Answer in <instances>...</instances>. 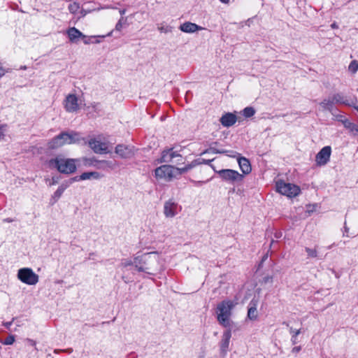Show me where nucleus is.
<instances>
[{"label":"nucleus","instance_id":"1","mask_svg":"<svg viewBox=\"0 0 358 358\" xmlns=\"http://www.w3.org/2000/svg\"><path fill=\"white\" fill-rule=\"evenodd\" d=\"M134 266L140 272L155 275L164 270V260L158 252H152L135 257Z\"/></svg>","mask_w":358,"mask_h":358},{"label":"nucleus","instance_id":"2","mask_svg":"<svg viewBox=\"0 0 358 358\" xmlns=\"http://www.w3.org/2000/svg\"><path fill=\"white\" fill-rule=\"evenodd\" d=\"M236 304V303L231 300H224L217 304L215 313L217 320L221 326L225 328L230 327L232 322L231 320L232 310Z\"/></svg>","mask_w":358,"mask_h":358},{"label":"nucleus","instance_id":"3","mask_svg":"<svg viewBox=\"0 0 358 358\" xmlns=\"http://www.w3.org/2000/svg\"><path fill=\"white\" fill-rule=\"evenodd\" d=\"M76 159L65 158L59 155L50 159L48 164L50 168L56 169L61 173L71 174L76 171Z\"/></svg>","mask_w":358,"mask_h":358},{"label":"nucleus","instance_id":"4","mask_svg":"<svg viewBox=\"0 0 358 358\" xmlns=\"http://www.w3.org/2000/svg\"><path fill=\"white\" fill-rule=\"evenodd\" d=\"M176 172V167L165 164L155 169V176L157 180L171 182L178 176Z\"/></svg>","mask_w":358,"mask_h":358},{"label":"nucleus","instance_id":"5","mask_svg":"<svg viewBox=\"0 0 358 358\" xmlns=\"http://www.w3.org/2000/svg\"><path fill=\"white\" fill-rule=\"evenodd\" d=\"M275 186L279 193L290 198L296 196L301 192L299 186L289 182H285L283 180L277 181Z\"/></svg>","mask_w":358,"mask_h":358},{"label":"nucleus","instance_id":"6","mask_svg":"<svg viewBox=\"0 0 358 358\" xmlns=\"http://www.w3.org/2000/svg\"><path fill=\"white\" fill-rule=\"evenodd\" d=\"M217 173L222 180L231 184L240 182L244 178L243 174H241L233 169H222L217 171Z\"/></svg>","mask_w":358,"mask_h":358},{"label":"nucleus","instance_id":"7","mask_svg":"<svg viewBox=\"0 0 358 358\" xmlns=\"http://www.w3.org/2000/svg\"><path fill=\"white\" fill-rule=\"evenodd\" d=\"M17 278L24 283L34 285L38 282V275L29 268H23L18 270Z\"/></svg>","mask_w":358,"mask_h":358},{"label":"nucleus","instance_id":"8","mask_svg":"<svg viewBox=\"0 0 358 358\" xmlns=\"http://www.w3.org/2000/svg\"><path fill=\"white\" fill-rule=\"evenodd\" d=\"M331 148L330 146H324L315 156V162L318 166H324L330 159Z\"/></svg>","mask_w":358,"mask_h":358},{"label":"nucleus","instance_id":"9","mask_svg":"<svg viewBox=\"0 0 358 358\" xmlns=\"http://www.w3.org/2000/svg\"><path fill=\"white\" fill-rule=\"evenodd\" d=\"M115 152L122 159H129L134 155V147L118 144L116 145Z\"/></svg>","mask_w":358,"mask_h":358},{"label":"nucleus","instance_id":"10","mask_svg":"<svg viewBox=\"0 0 358 358\" xmlns=\"http://www.w3.org/2000/svg\"><path fill=\"white\" fill-rule=\"evenodd\" d=\"M88 145L95 153L103 154L110 152V151L108 150V144L96 140V138L90 139L88 141Z\"/></svg>","mask_w":358,"mask_h":358},{"label":"nucleus","instance_id":"11","mask_svg":"<svg viewBox=\"0 0 358 358\" xmlns=\"http://www.w3.org/2000/svg\"><path fill=\"white\" fill-rule=\"evenodd\" d=\"M231 338V331L229 328L223 332L222 339L220 342V354L223 357H224L227 355V353L229 350V346Z\"/></svg>","mask_w":358,"mask_h":358},{"label":"nucleus","instance_id":"12","mask_svg":"<svg viewBox=\"0 0 358 358\" xmlns=\"http://www.w3.org/2000/svg\"><path fill=\"white\" fill-rule=\"evenodd\" d=\"M175 158H182V155L174 151L173 148L164 150L162 152L161 157L158 159L159 163L173 162Z\"/></svg>","mask_w":358,"mask_h":358},{"label":"nucleus","instance_id":"13","mask_svg":"<svg viewBox=\"0 0 358 358\" xmlns=\"http://www.w3.org/2000/svg\"><path fill=\"white\" fill-rule=\"evenodd\" d=\"M178 204L171 199L166 201L164 205V214L166 217H173L178 214Z\"/></svg>","mask_w":358,"mask_h":358},{"label":"nucleus","instance_id":"14","mask_svg":"<svg viewBox=\"0 0 358 358\" xmlns=\"http://www.w3.org/2000/svg\"><path fill=\"white\" fill-rule=\"evenodd\" d=\"M64 108L67 112L73 113L78 110V100L75 94H69L65 99Z\"/></svg>","mask_w":358,"mask_h":358},{"label":"nucleus","instance_id":"15","mask_svg":"<svg viewBox=\"0 0 358 358\" xmlns=\"http://www.w3.org/2000/svg\"><path fill=\"white\" fill-rule=\"evenodd\" d=\"M66 34L69 41L72 43H76L80 38H86V36L76 27H70L67 29Z\"/></svg>","mask_w":358,"mask_h":358},{"label":"nucleus","instance_id":"16","mask_svg":"<svg viewBox=\"0 0 358 358\" xmlns=\"http://www.w3.org/2000/svg\"><path fill=\"white\" fill-rule=\"evenodd\" d=\"M237 120L236 116L231 113L223 115L220 118L221 124L226 127L234 125Z\"/></svg>","mask_w":358,"mask_h":358},{"label":"nucleus","instance_id":"17","mask_svg":"<svg viewBox=\"0 0 358 358\" xmlns=\"http://www.w3.org/2000/svg\"><path fill=\"white\" fill-rule=\"evenodd\" d=\"M180 29L185 33H194L203 29V28L195 23L186 22L180 26Z\"/></svg>","mask_w":358,"mask_h":358},{"label":"nucleus","instance_id":"18","mask_svg":"<svg viewBox=\"0 0 358 358\" xmlns=\"http://www.w3.org/2000/svg\"><path fill=\"white\" fill-rule=\"evenodd\" d=\"M201 163L202 162L200 159H194V161H192L190 164H188L187 165H186L185 166H184L182 168L176 167L177 176H180V175H182V174L187 172L190 169L196 167V166L201 164Z\"/></svg>","mask_w":358,"mask_h":358},{"label":"nucleus","instance_id":"19","mask_svg":"<svg viewBox=\"0 0 358 358\" xmlns=\"http://www.w3.org/2000/svg\"><path fill=\"white\" fill-rule=\"evenodd\" d=\"M64 136L68 138L69 144L78 143L83 138L80 136V134L78 132L71 131V132H63Z\"/></svg>","mask_w":358,"mask_h":358},{"label":"nucleus","instance_id":"20","mask_svg":"<svg viewBox=\"0 0 358 358\" xmlns=\"http://www.w3.org/2000/svg\"><path fill=\"white\" fill-rule=\"evenodd\" d=\"M239 167L243 174H248L251 172V166L248 159L240 157L238 160Z\"/></svg>","mask_w":358,"mask_h":358},{"label":"nucleus","instance_id":"21","mask_svg":"<svg viewBox=\"0 0 358 358\" xmlns=\"http://www.w3.org/2000/svg\"><path fill=\"white\" fill-rule=\"evenodd\" d=\"M64 136L63 132L56 136L48 142V148L52 150L57 149L62 146V140Z\"/></svg>","mask_w":358,"mask_h":358},{"label":"nucleus","instance_id":"22","mask_svg":"<svg viewBox=\"0 0 358 358\" xmlns=\"http://www.w3.org/2000/svg\"><path fill=\"white\" fill-rule=\"evenodd\" d=\"M68 184L66 185L64 182H63L57 188V189L55 192L54 194L52 196V203H56L59 199L62 196V194L65 191L66 188H68Z\"/></svg>","mask_w":358,"mask_h":358},{"label":"nucleus","instance_id":"23","mask_svg":"<svg viewBox=\"0 0 358 358\" xmlns=\"http://www.w3.org/2000/svg\"><path fill=\"white\" fill-rule=\"evenodd\" d=\"M283 324H286V326L289 327V331L292 336L291 342L292 345L297 344L299 343L298 336L302 332L301 329H294L293 327H289V324L287 323L283 322Z\"/></svg>","mask_w":358,"mask_h":358},{"label":"nucleus","instance_id":"24","mask_svg":"<svg viewBox=\"0 0 358 358\" xmlns=\"http://www.w3.org/2000/svg\"><path fill=\"white\" fill-rule=\"evenodd\" d=\"M334 100L331 96L324 99L320 103V106L324 109L333 113V106L334 105Z\"/></svg>","mask_w":358,"mask_h":358},{"label":"nucleus","instance_id":"25","mask_svg":"<svg viewBox=\"0 0 358 358\" xmlns=\"http://www.w3.org/2000/svg\"><path fill=\"white\" fill-rule=\"evenodd\" d=\"M256 306V303L251 301L248 310V317L251 320H255L257 318V310Z\"/></svg>","mask_w":358,"mask_h":358},{"label":"nucleus","instance_id":"26","mask_svg":"<svg viewBox=\"0 0 358 358\" xmlns=\"http://www.w3.org/2000/svg\"><path fill=\"white\" fill-rule=\"evenodd\" d=\"M331 97H332L335 104L340 103V104H344L345 106L352 104V103H350V100L345 99V97L343 96V95L341 93H336V94H333Z\"/></svg>","mask_w":358,"mask_h":358},{"label":"nucleus","instance_id":"27","mask_svg":"<svg viewBox=\"0 0 358 358\" xmlns=\"http://www.w3.org/2000/svg\"><path fill=\"white\" fill-rule=\"evenodd\" d=\"M112 34V32H110L108 33L106 36H111ZM106 36L103 35V36H91L90 37H87L86 36V38H83V43L86 45H89V44H91V43H99L101 42L100 40H99V38H105Z\"/></svg>","mask_w":358,"mask_h":358},{"label":"nucleus","instance_id":"28","mask_svg":"<svg viewBox=\"0 0 358 358\" xmlns=\"http://www.w3.org/2000/svg\"><path fill=\"white\" fill-rule=\"evenodd\" d=\"M100 178V173L96 171L84 172L81 174V178H83L84 180L91 179L98 180Z\"/></svg>","mask_w":358,"mask_h":358},{"label":"nucleus","instance_id":"29","mask_svg":"<svg viewBox=\"0 0 358 358\" xmlns=\"http://www.w3.org/2000/svg\"><path fill=\"white\" fill-rule=\"evenodd\" d=\"M343 126L351 133H358V125L348 120L344 121Z\"/></svg>","mask_w":358,"mask_h":358},{"label":"nucleus","instance_id":"30","mask_svg":"<svg viewBox=\"0 0 358 358\" xmlns=\"http://www.w3.org/2000/svg\"><path fill=\"white\" fill-rule=\"evenodd\" d=\"M255 114V110L252 107H246L243 110V115L245 117H250Z\"/></svg>","mask_w":358,"mask_h":358},{"label":"nucleus","instance_id":"31","mask_svg":"<svg viewBox=\"0 0 358 358\" xmlns=\"http://www.w3.org/2000/svg\"><path fill=\"white\" fill-rule=\"evenodd\" d=\"M101 166L99 168H106L108 167L110 169H113L115 168V164L110 161L101 160L98 162Z\"/></svg>","mask_w":358,"mask_h":358},{"label":"nucleus","instance_id":"32","mask_svg":"<svg viewBox=\"0 0 358 358\" xmlns=\"http://www.w3.org/2000/svg\"><path fill=\"white\" fill-rule=\"evenodd\" d=\"M348 69L352 73H355L358 70V62L357 60H352L349 64Z\"/></svg>","mask_w":358,"mask_h":358},{"label":"nucleus","instance_id":"33","mask_svg":"<svg viewBox=\"0 0 358 358\" xmlns=\"http://www.w3.org/2000/svg\"><path fill=\"white\" fill-rule=\"evenodd\" d=\"M305 250L307 252L308 257H317V251L315 248H306Z\"/></svg>","mask_w":358,"mask_h":358},{"label":"nucleus","instance_id":"34","mask_svg":"<svg viewBox=\"0 0 358 358\" xmlns=\"http://www.w3.org/2000/svg\"><path fill=\"white\" fill-rule=\"evenodd\" d=\"M79 8H80L79 4L76 2H73V3H71L69 6V12L71 13H73V14L77 13V11L78 10Z\"/></svg>","mask_w":358,"mask_h":358},{"label":"nucleus","instance_id":"35","mask_svg":"<svg viewBox=\"0 0 358 358\" xmlns=\"http://www.w3.org/2000/svg\"><path fill=\"white\" fill-rule=\"evenodd\" d=\"M80 180H84L83 178H81V175L71 178L69 179L68 180L64 181V182L66 185L68 184V187H69L73 182H76V181H80Z\"/></svg>","mask_w":358,"mask_h":358},{"label":"nucleus","instance_id":"36","mask_svg":"<svg viewBox=\"0 0 358 358\" xmlns=\"http://www.w3.org/2000/svg\"><path fill=\"white\" fill-rule=\"evenodd\" d=\"M15 342V336L13 335H10L7 336L4 341L2 342L3 345H12Z\"/></svg>","mask_w":358,"mask_h":358},{"label":"nucleus","instance_id":"37","mask_svg":"<svg viewBox=\"0 0 358 358\" xmlns=\"http://www.w3.org/2000/svg\"><path fill=\"white\" fill-rule=\"evenodd\" d=\"M335 120H336L338 122H341L343 124H344V121L345 120H348V119H347L344 115H340V114H335L334 112L331 113Z\"/></svg>","mask_w":358,"mask_h":358},{"label":"nucleus","instance_id":"38","mask_svg":"<svg viewBox=\"0 0 358 358\" xmlns=\"http://www.w3.org/2000/svg\"><path fill=\"white\" fill-rule=\"evenodd\" d=\"M126 19H124L123 17H122L119 21L117 22L115 25V29L117 31H120L122 28L123 24L126 22Z\"/></svg>","mask_w":358,"mask_h":358},{"label":"nucleus","instance_id":"39","mask_svg":"<svg viewBox=\"0 0 358 358\" xmlns=\"http://www.w3.org/2000/svg\"><path fill=\"white\" fill-rule=\"evenodd\" d=\"M213 152V153H227V151H226V150H216V149H215V148H210V149H207V150H204V151L201 153V155H204V154H206V153H207V152Z\"/></svg>","mask_w":358,"mask_h":358},{"label":"nucleus","instance_id":"40","mask_svg":"<svg viewBox=\"0 0 358 358\" xmlns=\"http://www.w3.org/2000/svg\"><path fill=\"white\" fill-rule=\"evenodd\" d=\"M350 103H352V105H348V106L353 107L357 112H358V99L356 96H354L352 99H350Z\"/></svg>","mask_w":358,"mask_h":358},{"label":"nucleus","instance_id":"41","mask_svg":"<svg viewBox=\"0 0 358 358\" xmlns=\"http://www.w3.org/2000/svg\"><path fill=\"white\" fill-rule=\"evenodd\" d=\"M161 32L169 33L172 31V27L170 26H162L158 28Z\"/></svg>","mask_w":358,"mask_h":358},{"label":"nucleus","instance_id":"42","mask_svg":"<svg viewBox=\"0 0 358 358\" xmlns=\"http://www.w3.org/2000/svg\"><path fill=\"white\" fill-rule=\"evenodd\" d=\"M122 265L124 267H127V266H131V265H134V259L133 261L125 259V260H124L122 262Z\"/></svg>","mask_w":358,"mask_h":358},{"label":"nucleus","instance_id":"43","mask_svg":"<svg viewBox=\"0 0 358 358\" xmlns=\"http://www.w3.org/2000/svg\"><path fill=\"white\" fill-rule=\"evenodd\" d=\"M6 127V125H0V140L3 139L5 136L4 131Z\"/></svg>","mask_w":358,"mask_h":358},{"label":"nucleus","instance_id":"44","mask_svg":"<svg viewBox=\"0 0 358 358\" xmlns=\"http://www.w3.org/2000/svg\"><path fill=\"white\" fill-rule=\"evenodd\" d=\"M301 350V346H296L292 348V353H298Z\"/></svg>","mask_w":358,"mask_h":358},{"label":"nucleus","instance_id":"45","mask_svg":"<svg viewBox=\"0 0 358 358\" xmlns=\"http://www.w3.org/2000/svg\"><path fill=\"white\" fill-rule=\"evenodd\" d=\"M173 163H175V164H183L182 157L181 159L180 158H175L173 159Z\"/></svg>","mask_w":358,"mask_h":358},{"label":"nucleus","instance_id":"46","mask_svg":"<svg viewBox=\"0 0 358 358\" xmlns=\"http://www.w3.org/2000/svg\"><path fill=\"white\" fill-rule=\"evenodd\" d=\"M272 280H273V278L271 276H268H268H266V277L264 278L263 282L264 283H266L268 282H272Z\"/></svg>","mask_w":358,"mask_h":358},{"label":"nucleus","instance_id":"47","mask_svg":"<svg viewBox=\"0 0 358 358\" xmlns=\"http://www.w3.org/2000/svg\"><path fill=\"white\" fill-rule=\"evenodd\" d=\"M84 162H85V165H92L93 159L85 158V159H84Z\"/></svg>","mask_w":358,"mask_h":358},{"label":"nucleus","instance_id":"48","mask_svg":"<svg viewBox=\"0 0 358 358\" xmlns=\"http://www.w3.org/2000/svg\"><path fill=\"white\" fill-rule=\"evenodd\" d=\"M201 161V164H210V163L213 161V159H200Z\"/></svg>","mask_w":358,"mask_h":358},{"label":"nucleus","instance_id":"49","mask_svg":"<svg viewBox=\"0 0 358 358\" xmlns=\"http://www.w3.org/2000/svg\"><path fill=\"white\" fill-rule=\"evenodd\" d=\"M282 236V234L281 231H276L275 234H274V237L277 239L281 238Z\"/></svg>","mask_w":358,"mask_h":358},{"label":"nucleus","instance_id":"50","mask_svg":"<svg viewBox=\"0 0 358 358\" xmlns=\"http://www.w3.org/2000/svg\"><path fill=\"white\" fill-rule=\"evenodd\" d=\"M68 138H66V136H62V146L66 145V144H69V142H68Z\"/></svg>","mask_w":358,"mask_h":358},{"label":"nucleus","instance_id":"51","mask_svg":"<svg viewBox=\"0 0 358 358\" xmlns=\"http://www.w3.org/2000/svg\"><path fill=\"white\" fill-rule=\"evenodd\" d=\"M12 323H13V321H11V322H7L3 323V326H4L6 328L9 329V328L10 327V326H11V324H12Z\"/></svg>","mask_w":358,"mask_h":358},{"label":"nucleus","instance_id":"52","mask_svg":"<svg viewBox=\"0 0 358 358\" xmlns=\"http://www.w3.org/2000/svg\"><path fill=\"white\" fill-rule=\"evenodd\" d=\"M57 183V179L55 178H52V181L50 182V185H54Z\"/></svg>","mask_w":358,"mask_h":358},{"label":"nucleus","instance_id":"53","mask_svg":"<svg viewBox=\"0 0 358 358\" xmlns=\"http://www.w3.org/2000/svg\"><path fill=\"white\" fill-rule=\"evenodd\" d=\"M99 106V103H92V107L96 110Z\"/></svg>","mask_w":358,"mask_h":358},{"label":"nucleus","instance_id":"54","mask_svg":"<svg viewBox=\"0 0 358 358\" xmlns=\"http://www.w3.org/2000/svg\"><path fill=\"white\" fill-rule=\"evenodd\" d=\"M331 27L332 29H337L338 27V25H337V24H336V22H334V23H332V24H331Z\"/></svg>","mask_w":358,"mask_h":358},{"label":"nucleus","instance_id":"55","mask_svg":"<svg viewBox=\"0 0 358 358\" xmlns=\"http://www.w3.org/2000/svg\"><path fill=\"white\" fill-rule=\"evenodd\" d=\"M119 12H120V14L122 16L125 13L126 10L125 9H120L119 10Z\"/></svg>","mask_w":358,"mask_h":358},{"label":"nucleus","instance_id":"56","mask_svg":"<svg viewBox=\"0 0 358 358\" xmlns=\"http://www.w3.org/2000/svg\"><path fill=\"white\" fill-rule=\"evenodd\" d=\"M3 221L6 222H12L13 220V219H10V218H6V219H4Z\"/></svg>","mask_w":358,"mask_h":358},{"label":"nucleus","instance_id":"57","mask_svg":"<svg viewBox=\"0 0 358 358\" xmlns=\"http://www.w3.org/2000/svg\"><path fill=\"white\" fill-rule=\"evenodd\" d=\"M222 3H228L229 2V0H220Z\"/></svg>","mask_w":358,"mask_h":358},{"label":"nucleus","instance_id":"58","mask_svg":"<svg viewBox=\"0 0 358 358\" xmlns=\"http://www.w3.org/2000/svg\"><path fill=\"white\" fill-rule=\"evenodd\" d=\"M93 255H94V253H91V254H90V257H89V259H91V256H93Z\"/></svg>","mask_w":358,"mask_h":358},{"label":"nucleus","instance_id":"59","mask_svg":"<svg viewBox=\"0 0 358 358\" xmlns=\"http://www.w3.org/2000/svg\"><path fill=\"white\" fill-rule=\"evenodd\" d=\"M267 258V255H265L263 258V260L266 259Z\"/></svg>","mask_w":358,"mask_h":358},{"label":"nucleus","instance_id":"60","mask_svg":"<svg viewBox=\"0 0 358 358\" xmlns=\"http://www.w3.org/2000/svg\"><path fill=\"white\" fill-rule=\"evenodd\" d=\"M274 242H275V241L273 240V241H271V245Z\"/></svg>","mask_w":358,"mask_h":358},{"label":"nucleus","instance_id":"61","mask_svg":"<svg viewBox=\"0 0 358 358\" xmlns=\"http://www.w3.org/2000/svg\"><path fill=\"white\" fill-rule=\"evenodd\" d=\"M22 69H26V66H22Z\"/></svg>","mask_w":358,"mask_h":358},{"label":"nucleus","instance_id":"62","mask_svg":"<svg viewBox=\"0 0 358 358\" xmlns=\"http://www.w3.org/2000/svg\"><path fill=\"white\" fill-rule=\"evenodd\" d=\"M357 92H358V88H357Z\"/></svg>","mask_w":358,"mask_h":358}]
</instances>
